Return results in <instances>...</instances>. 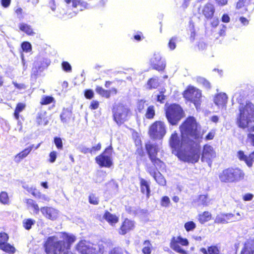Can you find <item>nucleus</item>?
Here are the masks:
<instances>
[{
	"mask_svg": "<svg viewBox=\"0 0 254 254\" xmlns=\"http://www.w3.org/2000/svg\"><path fill=\"white\" fill-rule=\"evenodd\" d=\"M75 240V236L67 233H61L57 236L50 237L44 245L45 253L46 254H61L69 250Z\"/></svg>",
	"mask_w": 254,
	"mask_h": 254,
	"instance_id": "obj_1",
	"label": "nucleus"
},
{
	"mask_svg": "<svg viewBox=\"0 0 254 254\" xmlns=\"http://www.w3.org/2000/svg\"><path fill=\"white\" fill-rule=\"evenodd\" d=\"M239 114L237 118V124L241 128L248 127L254 122V105L250 102L245 105H241L239 108Z\"/></svg>",
	"mask_w": 254,
	"mask_h": 254,
	"instance_id": "obj_2",
	"label": "nucleus"
},
{
	"mask_svg": "<svg viewBox=\"0 0 254 254\" xmlns=\"http://www.w3.org/2000/svg\"><path fill=\"white\" fill-rule=\"evenodd\" d=\"M245 176V173L241 169L238 168H229L219 173V179L223 183H234L243 180Z\"/></svg>",
	"mask_w": 254,
	"mask_h": 254,
	"instance_id": "obj_3",
	"label": "nucleus"
},
{
	"mask_svg": "<svg viewBox=\"0 0 254 254\" xmlns=\"http://www.w3.org/2000/svg\"><path fill=\"white\" fill-rule=\"evenodd\" d=\"M183 137L186 136L190 141L198 136L197 124L193 117H190L180 127Z\"/></svg>",
	"mask_w": 254,
	"mask_h": 254,
	"instance_id": "obj_4",
	"label": "nucleus"
},
{
	"mask_svg": "<svg viewBox=\"0 0 254 254\" xmlns=\"http://www.w3.org/2000/svg\"><path fill=\"white\" fill-rule=\"evenodd\" d=\"M112 112L114 120L118 126H121L127 121L131 114L129 109L122 104L115 105Z\"/></svg>",
	"mask_w": 254,
	"mask_h": 254,
	"instance_id": "obj_5",
	"label": "nucleus"
},
{
	"mask_svg": "<svg viewBox=\"0 0 254 254\" xmlns=\"http://www.w3.org/2000/svg\"><path fill=\"white\" fill-rule=\"evenodd\" d=\"M145 149L153 166L156 167H162L164 163L157 157L158 152L160 150L158 145L149 141L145 144Z\"/></svg>",
	"mask_w": 254,
	"mask_h": 254,
	"instance_id": "obj_6",
	"label": "nucleus"
},
{
	"mask_svg": "<svg viewBox=\"0 0 254 254\" xmlns=\"http://www.w3.org/2000/svg\"><path fill=\"white\" fill-rule=\"evenodd\" d=\"M166 116L168 122L174 125L183 117V111L179 105L172 104L166 109Z\"/></svg>",
	"mask_w": 254,
	"mask_h": 254,
	"instance_id": "obj_7",
	"label": "nucleus"
},
{
	"mask_svg": "<svg viewBox=\"0 0 254 254\" xmlns=\"http://www.w3.org/2000/svg\"><path fill=\"white\" fill-rule=\"evenodd\" d=\"M191 141L189 142L181 151L178 155L179 158L186 162H191L192 163L196 162L199 158V153L196 149H190V146L191 145Z\"/></svg>",
	"mask_w": 254,
	"mask_h": 254,
	"instance_id": "obj_8",
	"label": "nucleus"
},
{
	"mask_svg": "<svg viewBox=\"0 0 254 254\" xmlns=\"http://www.w3.org/2000/svg\"><path fill=\"white\" fill-rule=\"evenodd\" d=\"M76 249L81 254H98L103 252L99 246L83 240L77 244Z\"/></svg>",
	"mask_w": 254,
	"mask_h": 254,
	"instance_id": "obj_9",
	"label": "nucleus"
},
{
	"mask_svg": "<svg viewBox=\"0 0 254 254\" xmlns=\"http://www.w3.org/2000/svg\"><path fill=\"white\" fill-rule=\"evenodd\" d=\"M148 133L152 139H162L166 133V126L164 123L161 121L154 122L150 126Z\"/></svg>",
	"mask_w": 254,
	"mask_h": 254,
	"instance_id": "obj_10",
	"label": "nucleus"
},
{
	"mask_svg": "<svg viewBox=\"0 0 254 254\" xmlns=\"http://www.w3.org/2000/svg\"><path fill=\"white\" fill-rule=\"evenodd\" d=\"M184 97L187 100L192 102L196 109L200 105L201 93L200 90L196 87L190 85L184 92Z\"/></svg>",
	"mask_w": 254,
	"mask_h": 254,
	"instance_id": "obj_11",
	"label": "nucleus"
},
{
	"mask_svg": "<svg viewBox=\"0 0 254 254\" xmlns=\"http://www.w3.org/2000/svg\"><path fill=\"white\" fill-rule=\"evenodd\" d=\"M190 141L185 136L183 137L182 135V139L180 140L177 133L173 132L170 139V145L172 149H174L178 153V154L183 150L184 147L187 144H190Z\"/></svg>",
	"mask_w": 254,
	"mask_h": 254,
	"instance_id": "obj_12",
	"label": "nucleus"
},
{
	"mask_svg": "<svg viewBox=\"0 0 254 254\" xmlns=\"http://www.w3.org/2000/svg\"><path fill=\"white\" fill-rule=\"evenodd\" d=\"M189 242L186 238L179 236L172 238L170 244V248L176 252L180 254H187V252L182 247H187Z\"/></svg>",
	"mask_w": 254,
	"mask_h": 254,
	"instance_id": "obj_13",
	"label": "nucleus"
},
{
	"mask_svg": "<svg viewBox=\"0 0 254 254\" xmlns=\"http://www.w3.org/2000/svg\"><path fill=\"white\" fill-rule=\"evenodd\" d=\"M112 147H107L105 151L95 158L96 163L101 167L109 168L112 164L111 160Z\"/></svg>",
	"mask_w": 254,
	"mask_h": 254,
	"instance_id": "obj_14",
	"label": "nucleus"
},
{
	"mask_svg": "<svg viewBox=\"0 0 254 254\" xmlns=\"http://www.w3.org/2000/svg\"><path fill=\"white\" fill-rule=\"evenodd\" d=\"M216 152L213 148L209 145H205L203 147L202 153L201 161L206 162L209 166H211L212 160L215 158Z\"/></svg>",
	"mask_w": 254,
	"mask_h": 254,
	"instance_id": "obj_15",
	"label": "nucleus"
},
{
	"mask_svg": "<svg viewBox=\"0 0 254 254\" xmlns=\"http://www.w3.org/2000/svg\"><path fill=\"white\" fill-rule=\"evenodd\" d=\"M157 168L154 166L147 165L146 170L159 185L164 186L166 184V181L163 176L157 171Z\"/></svg>",
	"mask_w": 254,
	"mask_h": 254,
	"instance_id": "obj_16",
	"label": "nucleus"
},
{
	"mask_svg": "<svg viewBox=\"0 0 254 254\" xmlns=\"http://www.w3.org/2000/svg\"><path fill=\"white\" fill-rule=\"evenodd\" d=\"M8 240V236L6 233H0V249L5 252L13 254L15 252V249L7 243Z\"/></svg>",
	"mask_w": 254,
	"mask_h": 254,
	"instance_id": "obj_17",
	"label": "nucleus"
},
{
	"mask_svg": "<svg viewBox=\"0 0 254 254\" xmlns=\"http://www.w3.org/2000/svg\"><path fill=\"white\" fill-rule=\"evenodd\" d=\"M150 63L153 68L158 71L163 70L165 66L166 63L161 60V57L159 53H155L150 59Z\"/></svg>",
	"mask_w": 254,
	"mask_h": 254,
	"instance_id": "obj_18",
	"label": "nucleus"
},
{
	"mask_svg": "<svg viewBox=\"0 0 254 254\" xmlns=\"http://www.w3.org/2000/svg\"><path fill=\"white\" fill-rule=\"evenodd\" d=\"M40 210L45 217L52 221H54L58 217V211L54 208L43 207Z\"/></svg>",
	"mask_w": 254,
	"mask_h": 254,
	"instance_id": "obj_19",
	"label": "nucleus"
},
{
	"mask_svg": "<svg viewBox=\"0 0 254 254\" xmlns=\"http://www.w3.org/2000/svg\"><path fill=\"white\" fill-rule=\"evenodd\" d=\"M228 101V96L224 93H220L214 98V102L219 108H225Z\"/></svg>",
	"mask_w": 254,
	"mask_h": 254,
	"instance_id": "obj_20",
	"label": "nucleus"
},
{
	"mask_svg": "<svg viewBox=\"0 0 254 254\" xmlns=\"http://www.w3.org/2000/svg\"><path fill=\"white\" fill-rule=\"evenodd\" d=\"M67 4L71 3V6L73 8H76V10H74V12L76 13L79 11H82L86 8L87 3L84 2H81L80 0H64Z\"/></svg>",
	"mask_w": 254,
	"mask_h": 254,
	"instance_id": "obj_21",
	"label": "nucleus"
},
{
	"mask_svg": "<svg viewBox=\"0 0 254 254\" xmlns=\"http://www.w3.org/2000/svg\"><path fill=\"white\" fill-rule=\"evenodd\" d=\"M201 12L206 18L210 19L215 12L214 6L210 3H207L202 7Z\"/></svg>",
	"mask_w": 254,
	"mask_h": 254,
	"instance_id": "obj_22",
	"label": "nucleus"
},
{
	"mask_svg": "<svg viewBox=\"0 0 254 254\" xmlns=\"http://www.w3.org/2000/svg\"><path fill=\"white\" fill-rule=\"evenodd\" d=\"M34 147V145L32 144L17 154L14 157V161L16 163H19L23 159L25 158L30 153Z\"/></svg>",
	"mask_w": 254,
	"mask_h": 254,
	"instance_id": "obj_23",
	"label": "nucleus"
},
{
	"mask_svg": "<svg viewBox=\"0 0 254 254\" xmlns=\"http://www.w3.org/2000/svg\"><path fill=\"white\" fill-rule=\"evenodd\" d=\"M119 224V233L124 235L133 228V223H118Z\"/></svg>",
	"mask_w": 254,
	"mask_h": 254,
	"instance_id": "obj_24",
	"label": "nucleus"
},
{
	"mask_svg": "<svg viewBox=\"0 0 254 254\" xmlns=\"http://www.w3.org/2000/svg\"><path fill=\"white\" fill-rule=\"evenodd\" d=\"M25 202L28 209H31L36 214H38L40 210L39 207L37 203L32 199H26Z\"/></svg>",
	"mask_w": 254,
	"mask_h": 254,
	"instance_id": "obj_25",
	"label": "nucleus"
},
{
	"mask_svg": "<svg viewBox=\"0 0 254 254\" xmlns=\"http://www.w3.org/2000/svg\"><path fill=\"white\" fill-rule=\"evenodd\" d=\"M0 202L3 205H9L10 203L8 193L5 191L0 192Z\"/></svg>",
	"mask_w": 254,
	"mask_h": 254,
	"instance_id": "obj_26",
	"label": "nucleus"
},
{
	"mask_svg": "<svg viewBox=\"0 0 254 254\" xmlns=\"http://www.w3.org/2000/svg\"><path fill=\"white\" fill-rule=\"evenodd\" d=\"M141 190L142 193H146L148 196L150 189L148 182L143 179L140 180Z\"/></svg>",
	"mask_w": 254,
	"mask_h": 254,
	"instance_id": "obj_27",
	"label": "nucleus"
},
{
	"mask_svg": "<svg viewBox=\"0 0 254 254\" xmlns=\"http://www.w3.org/2000/svg\"><path fill=\"white\" fill-rule=\"evenodd\" d=\"M211 217V214L210 212L204 211L198 215V220L201 222H205L210 221Z\"/></svg>",
	"mask_w": 254,
	"mask_h": 254,
	"instance_id": "obj_28",
	"label": "nucleus"
},
{
	"mask_svg": "<svg viewBox=\"0 0 254 254\" xmlns=\"http://www.w3.org/2000/svg\"><path fill=\"white\" fill-rule=\"evenodd\" d=\"M19 29L27 34L31 35L34 34L31 27L26 23H20L19 25Z\"/></svg>",
	"mask_w": 254,
	"mask_h": 254,
	"instance_id": "obj_29",
	"label": "nucleus"
},
{
	"mask_svg": "<svg viewBox=\"0 0 254 254\" xmlns=\"http://www.w3.org/2000/svg\"><path fill=\"white\" fill-rule=\"evenodd\" d=\"M103 217L104 219L109 222H117L118 221V217L108 211H106Z\"/></svg>",
	"mask_w": 254,
	"mask_h": 254,
	"instance_id": "obj_30",
	"label": "nucleus"
},
{
	"mask_svg": "<svg viewBox=\"0 0 254 254\" xmlns=\"http://www.w3.org/2000/svg\"><path fill=\"white\" fill-rule=\"evenodd\" d=\"M237 156L240 160L244 161L249 167H252L251 162L249 160V156L245 155L243 151H239L238 152Z\"/></svg>",
	"mask_w": 254,
	"mask_h": 254,
	"instance_id": "obj_31",
	"label": "nucleus"
},
{
	"mask_svg": "<svg viewBox=\"0 0 254 254\" xmlns=\"http://www.w3.org/2000/svg\"><path fill=\"white\" fill-rule=\"evenodd\" d=\"M37 123L39 125H46L48 121L46 117L45 114L40 113L38 114V116L37 118Z\"/></svg>",
	"mask_w": 254,
	"mask_h": 254,
	"instance_id": "obj_32",
	"label": "nucleus"
},
{
	"mask_svg": "<svg viewBox=\"0 0 254 254\" xmlns=\"http://www.w3.org/2000/svg\"><path fill=\"white\" fill-rule=\"evenodd\" d=\"M96 91L98 94L107 98H109L110 96L111 91L105 90L101 87L97 86L96 89Z\"/></svg>",
	"mask_w": 254,
	"mask_h": 254,
	"instance_id": "obj_33",
	"label": "nucleus"
},
{
	"mask_svg": "<svg viewBox=\"0 0 254 254\" xmlns=\"http://www.w3.org/2000/svg\"><path fill=\"white\" fill-rule=\"evenodd\" d=\"M159 85L158 80L156 78H152L150 79L147 83V88L151 89L156 88Z\"/></svg>",
	"mask_w": 254,
	"mask_h": 254,
	"instance_id": "obj_34",
	"label": "nucleus"
},
{
	"mask_svg": "<svg viewBox=\"0 0 254 254\" xmlns=\"http://www.w3.org/2000/svg\"><path fill=\"white\" fill-rule=\"evenodd\" d=\"M25 107V105L23 103H19L17 105L14 113V116L17 120L19 119V114L24 109Z\"/></svg>",
	"mask_w": 254,
	"mask_h": 254,
	"instance_id": "obj_35",
	"label": "nucleus"
},
{
	"mask_svg": "<svg viewBox=\"0 0 254 254\" xmlns=\"http://www.w3.org/2000/svg\"><path fill=\"white\" fill-rule=\"evenodd\" d=\"M198 205H207L209 202L207 195H200L197 199Z\"/></svg>",
	"mask_w": 254,
	"mask_h": 254,
	"instance_id": "obj_36",
	"label": "nucleus"
},
{
	"mask_svg": "<svg viewBox=\"0 0 254 254\" xmlns=\"http://www.w3.org/2000/svg\"><path fill=\"white\" fill-rule=\"evenodd\" d=\"M151 245L149 241H145L143 243L142 252L144 254H150L151 252Z\"/></svg>",
	"mask_w": 254,
	"mask_h": 254,
	"instance_id": "obj_37",
	"label": "nucleus"
},
{
	"mask_svg": "<svg viewBox=\"0 0 254 254\" xmlns=\"http://www.w3.org/2000/svg\"><path fill=\"white\" fill-rule=\"evenodd\" d=\"M155 115L154 107L153 106H150L148 107L146 113L145 114V117L147 119H152Z\"/></svg>",
	"mask_w": 254,
	"mask_h": 254,
	"instance_id": "obj_38",
	"label": "nucleus"
},
{
	"mask_svg": "<svg viewBox=\"0 0 254 254\" xmlns=\"http://www.w3.org/2000/svg\"><path fill=\"white\" fill-rule=\"evenodd\" d=\"M196 80L198 83L202 84L205 87L209 88L210 87V84L208 81L205 79L204 78L202 77H198L196 78Z\"/></svg>",
	"mask_w": 254,
	"mask_h": 254,
	"instance_id": "obj_39",
	"label": "nucleus"
},
{
	"mask_svg": "<svg viewBox=\"0 0 254 254\" xmlns=\"http://www.w3.org/2000/svg\"><path fill=\"white\" fill-rule=\"evenodd\" d=\"M166 90L165 89H162L161 91H159L158 94L156 95L157 101L160 103H163L164 100L165 99V96L164 95V93L165 92Z\"/></svg>",
	"mask_w": 254,
	"mask_h": 254,
	"instance_id": "obj_40",
	"label": "nucleus"
},
{
	"mask_svg": "<svg viewBox=\"0 0 254 254\" xmlns=\"http://www.w3.org/2000/svg\"><path fill=\"white\" fill-rule=\"evenodd\" d=\"M177 37H172L169 41L168 47L171 50H174L176 47Z\"/></svg>",
	"mask_w": 254,
	"mask_h": 254,
	"instance_id": "obj_41",
	"label": "nucleus"
},
{
	"mask_svg": "<svg viewBox=\"0 0 254 254\" xmlns=\"http://www.w3.org/2000/svg\"><path fill=\"white\" fill-rule=\"evenodd\" d=\"M254 250L251 247H249L247 244H245L244 248L241 252V254H253Z\"/></svg>",
	"mask_w": 254,
	"mask_h": 254,
	"instance_id": "obj_42",
	"label": "nucleus"
},
{
	"mask_svg": "<svg viewBox=\"0 0 254 254\" xmlns=\"http://www.w3.org/2000/svg\"><path fill=\"white\" fill-rule=\"evenodd\" d=\"M89 202L91 204L97 205L99 203V199L94 194H91L89 196Z\"/></svg>",
	"mask_w": 254,
	"mask_h": 254,
	"instance_id": "obj_43",
	"label": "nucleus"
},
{
	"mask_svg": "<svg viewBox=\"0 0 254 254\" xmlns=\"http://www.w3.org/2000/svg\"><path fill=\"white\" fill-rule=\"evenodd\" d=\"M170 203V198L168 196H163L161 201V205L164 207H168Z\"/></svg>",
	"mask_w": 254,
	"mask_h": 254,
	"instance_id": "obj_44",
	"label": "nucleus"
},
{
	"mask_svg": "<svg viewBox=\"0 0 254 254\" xmlns=\"http://www.w3.org/2000/svg\"><path fill=\"white\" fill-rule=\"evenodd\" d=\"M21 47L23 51L26 52H29L31 50V45L28 42H25L23 43Z\"/></svg>",
	"mask_w": 254,
	"mask_h": 254,
	"instance_id": "obj_45",
	"label": "nucleus"
},
{
	"mask_svg": "<svg viewBox=\"0 0 254 254\" xmlns=\"http://www.w3.org/2000/svg\"><path fill=\"white\" fill-rule=\"evenodd\" d=\"M54 143L58 149H62L63 148V142L61 138L55 137Z\"/></svg>",
	"mask_w": 254,
	"mask_h": 254,
	"instance_id": "obj_46",
	"label": "nucleus"
},
{
	"mask_svg": "<svg viewBox=\"0 0 254 254\" xmlns=\"http://www.w3.org/2000/svg\"><path fill=\"white\" fill-rule=\"evenodd\" d=\"M208 252L209 254H219V251L216 247L211 246L208 248Z\"/></svg>",
	"mask_w": 254,
	"mask_h": 254,
	"instance_id": "obj_47",
	"label": "nucleus"
},
{
	"mask_svg": "<svg viewBox=\"0 0 254 254\" xmlns=\"http://www.w3.org/2000/svg\"><path fill=\"white\" fill-rule=\"evenodd\" d=\"M53 98L52 97L47 96L43 97L41 103L42 104H48L52 102Z\"/></svg>",
	"mask_w": 254,
	"mask_h": 254,
	"instance_id": "obj_48",
	"label": "nucleus"
},
{
	"mask_svg": "<svg viewBox=\"0 0 254 254\" xmlns=\"http://www.w3.org/2000/svg\"><path fill=\"white\" fill-rule=\"evenodd\" d=\"M62 67L63 69L67 72H70L71 70V67L69 64L66 62H64L62 63Z\"/></svg>",
	"mask_w": 254,
	"mask_h": 254,
	"instance_id": "obj_49",
	"label": "nucleus"
},
{
	"mask_svg": "<svg viewBox=\"0 0 254 254\" xmlns=\"http://www.w3.org/2000/svg\"><path fill=\"white\" fill-rule=\"evenodd\" d=\"M49 161L51 163H54L57 158V152L55 151L51 152L49 155Z\"/></svg>",
	"mask_w": 254,
	"mask_h": 254,
	"instance_id": "obj_50",
	"label": "nucleus"
},
{
	"mask_svg": "<svg viewBox=\"0 0 254 254\" xmlns=\"http://www.w3.org/2000/svg\"><path fill=\"white\" fill-rule=\"evenodd\" d=\"M37 198L40 199L42 202L49 201L50 200V198L48 196L41 193L38 195Z\"/></svg>",
	"mask_w": 254,
	"mask_h": 254,
	"instance_id": "obj_51",
	"label": "nucleus"
},
{
	"mask_svg": "<svg viewBox=\"0 0 254 254\" xmlns=\"http://www.w3.org/2000/svg\"><path fill=\"white\" fill-rule=\"evenodd\" d=\"M195 227V223H185V228L187 231L192 230Z\"/></svg>",
	"mask_w": 254,
	"mask_h": 254,
	"instance_id": "obj_52",
	"label": "nucleus"
},
{
	"mask_svg": "<svg viewBox=\"0 0 254 254\" xmlns=\"http://www.w3.org/2000/svg\"><path fill=\"white\" fill-rule=\"evenodd\" d=\"M48 6L51 8L52 11H55L56 8L55 0H49Z\"/></svg>",
	"mask_w": 254,
	"mask_h": 254,
	"instance_id": "obj_53",
	"label": "nucleus"
},
{
	"mask_svg": "<svg viewBox=\"0 0 254 254\" xmlns=\"http://www.w3.org/2000/svg\"><path fill=\"white\" fill-rule=\"evenodd\" d=\"M254 197V195L252 193H248L245 194L243 196V199L245 201H250L253 199Z\"/></svg>",
	"mask_w": 254,
	"mask_h": 254,
	"instance_id": "obj_54",
	"label": "nucleus"
},
{
	"mask_svg": "<svg viewBox=\"0 0 254 254\" xmlns=\"http://www.w3.org/2000/svg\"><path fill=\"white\" fill-rule=\"evenodd\" d=\"M94 96V93L91 90H87L85 92V96L88 99H91Z\"/></svg>",
	"mask_w": 254,
	"mask_h": 254,
	"instance_id": "obj_55",
	"label": "nucleus"
},
{
	"mask_svg": "<svg viewBox=\"0 0 254 254\" xmlns=\"http://www.w3.org/2000/svg\"><path fill=\"white\" fill-rule=\"evenodd\" d=\"M99 106V102L97 101H92L90 104V108L93 110L97 109Z\"/></svg>",
	"mask_w": 254,
	"mask_h": 254,
	"instance_id": "obj_56",
	"label": "nucleus"
},
{
	"mask_svg": "<svg viewBox=\"0 0 254 254\" xmlns=\"http://www.w3.org/2000/svg\"><path fill=\"white\" fill-rule=\"evenodd\" d=\"M101 143H98L96 146H93L91 148V150H92V154L94 153L96 151H99L101 149Z\"/></svg>",
	"mask_w": 254,
	"mask_h": 254,
	"instance_id": "obj_57",
	"label": "nucleus"
},
{
	"mask_svg": "<svg viewBox=\"0 0 254 254\" xmlns=\"http://www.w3.org/2000/svg\"><path fill=\"white\" fill-rule=\"evenodd\" d=\"M69 118V117L67 118V116L65 112L63 113L61 115V119L63 123H66Z\"/></svg>",
	"mask_w": 254,
	"mask_h": 254,
	"instance_id": "obj_58",
	"label": "nucleus"
},
{
	"mask_svg": "<svg viewBox=\"0 0 254 254\" xmlns=\"http://www.w3.org/2000/svg\"><path fill=\"white\" fill-rule=\"evenodd\" d=\"M247 138L249 139L251 144L254 146V134L249 133L247 135Z\"/></svg>",
	"mask_w": 254,
	"mask_h": 254,
	"instance_id": "obj_59",
	"label": "nucleus"
},
{
	"mask_svg": "<svg viewBox=\"0 0 254 254\" xmlns=\"http://www.w3.org/2000/svg\"><path fill=\"white\" fill-rule=\"evenodd\" d=\"M11 2V0H1V3L4 7H7Z\"/></svg>",
	"mask_w": 254,
	"mask_h": 254,
	"instance_id": "obj_60",
	"label": "nucleus"
},
{
	"mask_svg": "<svg viewBox=\"0 0 254 254\" xmlns=\"http://www.w3.org/2000/svg\"><path fill=\"white\" fill-rule=\"evenodd\" d=\"M215 135V132L214 131H210L209 132L208 134L206 136L205 139L206 140H211L213 138Z\"/></svg>",
	"mask_w": 254,
	"mask_h": 254,
	"instance_id": "obj_61",
	"label": "nucleus"
},
{
	"mask_svg": "<svg viewBox=\"0 0 254 254\" xmlns=\"http://www.w3.org/2000/svg\"><path fill=\"white\" fill-rule=\"evenodd\" d=\"M81 152L84 154L88 153L92 154V150H91V148H87L85 147H82L81 148Z\"/></svg>",
	"mask_w": 254,
	"mask_h": 254,
	"instance_id": "obj_62",
	"label": "nucleus"
},
{
	"mask_svg": "<svg viewBox=\"0 0 254 254\" xmlns=\"http://www.w3.org/2000/svg\"><path fill=\"white\" fill-rule=\"evenodd\" d=\"M222 21L225 23H228L230 21V17L227 14H224L222 17Z\"/></svg>",
	"mask_w": 254,
	"mask_h": 254,
	"instance_id": "obj_63",
	"label": "nucleus"
},
{
	"mask_svg": "<svg viewBox=\"0 0 254 254\" xmlns=\"http://www.w3.org/2000/svg\"><path fill=\"white\" fill-rule=\"evenodd\" d=\"M244 0H239L236 4V8L237 9L242 8L244 5Z\"/></svg>",
	"mask_w": 254,
	"mask_h": 254,
	"instance_id": "obj_64",
	"label": "nucleus"
}]
</instances>
